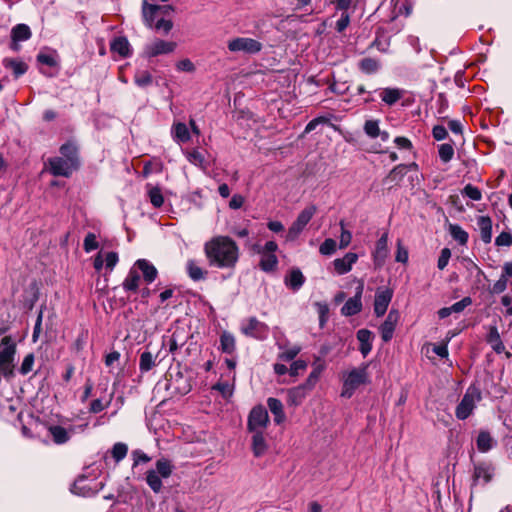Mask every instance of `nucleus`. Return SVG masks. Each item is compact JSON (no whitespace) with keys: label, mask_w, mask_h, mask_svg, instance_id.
<instances>
[{"label":"nucleus","mask_w":512,"mask_h":512,"mask_svg":"<svg viewBox=\"0 0 512 512\" xmlns=\"http://www.w3.org/2000/svg\"><path fill=\"white\" fill-rule=\"evenodd\" d=\"M227 47L230 52L257 54L262 50V43L249 37H236L228 41Z\"/></svg>","instance_id":"6e6552de"},{"label":"nucleus","mask_w":512,"mask_h":512,"mask_svg":"<svg viewBox=\"0 0 512 512\" xmlns=\"http://www.w3.org/2000/svg\"><path fill=\"white\" fill-rule=\"evenodd\" d=\"M204 252L210 266L220 269L234 268L239 259V247L228 236H216L205 243Z\"/></svg>","instance_id":"f257e3e1"},{"label":"nucleus","mask_w":512,"mask_h":512,"mask_svg":"<svg viewBox=\"0 0 512 512\" xmlns=\"http://www.w3.org/2000/svg\"><path fill=\"white\" fill-rule=\"evenodd\" d=\"M316 210V207L314 205H311L304 208L299 213L297 219L292 223V225L288 229V232L286 234L287 242H293L299 237V235L302 233L306 225L310 222V220L316 213Z\"/></svg>","instance_id":"0eeeda50"},{"label":"nucleus","mask_w":512,"mask_h":512,"mask_svg":"<svg viewBox=\"0 0 512 512\" xmlns=\"http://www.w3.org/2000/svg\"><path fill=\"white\" fill-rule=\"evenodd\" d=\"M307 368V362L301 359L292 362L289 368V374L291 376H297L300 371H304Z\"/></svg>","instance_id":"69168bd1"},{"label":"nucleus","mask_w":512,"mask_h":512,"mask_svg":"<svg viewBox=\"0 0 512 512\" xmlns=\"http://www.w3.org/2000/svg\"><path fill=\"white\" fill-rule=\"evenodd\" d=\"M304 280L302 272L299 269H293L289 275L285 277V284L292 290L296 291L302 287Z\"/></svg>","instance_id":"2f4dec72"},{"label":"nucleus","mask_w":512,"mask_h":512,"mask_svg":"<svg viewBox=\"0 0 512 512\" xmlns=\"http://www.w3.org/2000/svg\"><path fill=\"white\" fill-rule=\"evenodd\" d=\"M2 64L6 69L12 70L15 78H18L26 73L28 69L27 64L18 59L5 58L3 59Z\"/></svg>","instance_id":"c756f323"},{"label":"nucleus","mask_w":512,"mask_h":512,"mask_svg":"<svg viewBox=\"0 0 512 512\" xmlns=\"http://www.w3.org/2000/svg\"><path fill=\"white\" fill-rule=\"evenodd\" d=\"M393 290L390 288H378L374 299V313L377 317L383 316L392 300Z\"/></svg>","instance_id":"2eb2a0df"},{"label":"nucleus","mask_w":512,"mask_h":512,"mask_svg":"<svg viewBox=\"0 0 512 512\" xmlns=\"http://www.w3.org/2000/svg\"><path fill=\"white\" fill-rule=\"evenodd\" d=\"M371 46L382 53H387L390 47V37L383 34L377 35Z\"/></svg>","instance_id":"49530a36"},{"label":"nucleus","mask_w":512,"mask_h":512,"mask_svg":"<svg viewBox=\"0 0 512 512\" xmlns=\"http://www.w3.org/2000/svg\"><path fill=\"white\" fill-rule=\"evenodd\" d=\"M127 452H128L127 445L124 443H121V442L114 444L112 451H111L112 457L115 459V461L117 463L126 457Z\"/></svg>","instance_id":"de8ad7c7"},{"label":"nucleus","mask_w":512,"mask_h":512,"mask_svg":"<svg viewBox=\"0 0 512 512\" xmlns=\"http://www.w3.org/2000/svg\"><path fill=\"white\" fill-rule=\"evenodd\" d=\"M341 234L339 239V248L345 249L349 246L352 240V234L349 230L345 229L344 221H340Z\"/></svg>","instance_id":"13d9d810"},{"label":"nucleus","mask_w":512,"mask_h":512,"mask_svg":"<svg viewBox=\"0 0 512 512\" xmlns=\"http://www.w3.org/2000/svg\"><path fill=\"white\" fill-rule=\"evenodd\" d=\"M60 153H61L60 157H63L64 159H71V160H73L74 164L76 166H78V162H77V148H76L75 145H73L71 143L63 144L60 147Z\"/></svg>","instance_id":"37998d69"},{"label":"nucleus","mask_w":512,"mask_h":512,"mask_svg":"<svg viewBox=\"0 0 512 512\" xmlns=\"http://www.w3.org/2000/svg\"><path fill=\"white\" fill-rule=\"evenodd\" d=\"M449 233L460 245H465L468 241V233L458 224H450Z\"/></svg>","instance_id":"ea45409f"},{"label":"nucleus","mask_w":512,"mask_h":512,"mask_svg":"<svg viewBox=\"0 0 512 512\" xmlns=\"http://www.w3.org/2000/svg\"><path fill=\"white\" fill-rule=\"evenodd\" d=\"M221 349L225 353H232L235 349V338L233 335L224 332L220 337Z\"/></svg>","instance_id":"c03bdc74"},{"label":"nucleus","mask_w":512,"mask_h":512,"mask_svg":"<svg viewBox=\"0 0 512 512\" xmlns=\"http://www.w3.org/2000/svg\"><path fill=\"white\" fill-rule=\"evenodd\" d=\"M155 469L146 472V483L154 493L162 490V478H169L174 470L172 462L166 458H160L156 461Z\"/></svg>","instance_id":"f03ea898"},{"label":"nucleus","mask_w":512,"mask_h":512,"mask_svg":"<svg viewBox=\"0 0 512 512\" xmlns=\"http://www.w3.org/2000/svg\"><path fill=\"white\" fill-rule=\"evenodd\" d=\"M477 226L480 231L481 240L488 244L492 240V220L489 216H479Z\"/></svg>","instance_id":"4be33fe9"},{"label":"nucleus","mask_w":512,"mask_h":512,"mask_svg":"<svg viewBox=\"0 0 512 512\" xmlns=\"http://www.w3.org/2000/svg\"><path fill=\"white\" fill-rule=\"evenodd\" d=\"M494 476V467L491 463L481 462L474 465L472 486L479 482L489 483Z\"/></svg>","instance_id":"dca6fc26"},{"label":"nucleus","mask_w":512,"mask_h":512,"mask_svg":"<svg viewBox=\"0 0 512 512\" xmlns=\"http://www.w3.org/2000/svg\"><path fill=\"white\" fill-rule=\"evenodd\" d=\"M173 138L177 142L185 143L190 140V133L185 123H176L172 128Z\"/></svg>","instance_id":"72a5a7b5"},{"label":"nucleus","mask_w":512,"mask_h":512,"mask_svg":"<svg viewBox=\"0 0 512 512\" xmlns=\"http://www.w3.org/2000/svg\"><path fill=\"white\" fill-rule=\"evenodd\" d=\"M481 400L482 393L480 389L474 385L469 386L455 409L457 419H467L472 415L474 409Z\"/></svg>","instance_id":"7ed1b4c3"},{"label":"nucleus","mask_w":512,"mask_h":512,"mask_svg":"<svg viewBox=\"0 0 512 512\" xmlns=\"http://www.w3.org/2000/svg\"><path fill=\"white\" fill-rule=\"evenodd\" d=\"M401 96V91L395 88H385L380 93L382 101L388 105L395 104L401 98Z\"/></svg>","instance_id":"4c0bfd02"},{"label":"nucleus","mask_w":512,"mask_h":512,"mask_svg":"<svg viewBox=\"0 0 512 512\" xmlns=\"http://www.w3.org/2000/svg\"><path fill=\"white\" fill-rule=\"evenodd\" d=\"M495 245L498 247H509L512 245V234L508 231H502L495 239Z\"/></svg>","instance_id":"052dcab7"},{"label":"nucleus","mask_w":512,"mask_h":512,"mask_svg":"<svg viewBox=\"0 0 512 512\" xmlns=\"http://www.w3.org/2000/svg\"><path fill=\"white\" fill-rule=\"evenodd\" d=\"M360 69L368 74L375 73L380 67V63L373 58H364L359 63Z\"/></svg>","instance_id":"a18cd8bd"},{"label":"nucleus","mask_w":512,"mask_h":512,"mask_svg":"<svg viewBox=\"0 0 512 512\" xmlns=\"http://www.w3.org/2000/svg\"><path fill=\"white\" fill-rule=\"evenodd\" d=\"M280 353L278 354V359L281 361L289 362L294 360V358L301 352L302 347L298 344L287 346L283 344H277Z\"/></svg>","instance_id":"bb28decb"},{"label":"nucleus","mask_w":512,"mask_h":512,"mask_svg":"<svg viewBox=\"0 0 512 512\" xmlns=\"http://www.w3.org/2000/svg\"><path fill=\"white\" fill-rule=\"evenodd\" d=\"M364 131L370 138H377L380 134L379 121L367 120L364 124Z\"/></svg>","instance_id":"3c124183"},{"label":"nucleus","mask_w":512,"mask_h":512,"mask_svg":"<svg viewBox=\"0 0 512 512\" xmlns=\"http://www.w3.org/2000/svg\"><path fill=\"white\" fill-rule=\"evenodd\" d=\"M31 35L32 33L28 25L17 24L11 30V38L13 41L11 48L17 51L19 49L18 42L30 39Z\"/></svg>","instance_id":"412c9836"},{"label":"nucleus","mask_w":512,"mask_h":512,"mask_svg":"<svg viewBox=\"0 0 512 512\" xmlns=\"http://www.w3.org/2000/svg\"><path fill=\"white\" fill-rule=\"evenodd\" d=\"M472 300L470 297H464L462 300L450 306L452 313L462 312L467 306L471 305Z\"/></svg>","instance_id":"774afa93"},{"label":"nucleus","mask_w":512,"mask_h":512,"mask_svg":"<svg viewBox=\"0 0 512 512\" xmlns=\"http://www.w3.org/2000/svg\"><path fill=\"white\" fill-rule=\"evenodd\" d=\"M407 166L404 164L397 165L394 167L389 175L387 176V180L390 182H397L401 180L406 174Z\"/></svg>","instance_id":"864d4df0"},{"label":"nucleus","mask_w":512,"mask_h":512,"mask_svg":"<svg viewBox=\"0 0 512 512\" xmlns=\"http://www.w3.org/2000/svg\"><path fill=\"white\" fill-rule=\"evenodd\" d=\"M336 248H337L336 241L332 238H328V239H325L324 242L320 245L319 252L322 255L328 256V255H332L333 253H335Z\"/></svg>","instance_id":"6e6d98bb"},{"label":"nucleus","mask_w":512,"mask_h":512,"mask_svg":"<svg viewBox=\"0 0 512 512\" xmlns=\"http://www.w3.org/2000/svg\"><path fill=\"white\" fill-rule=\"evenodd\" d=\"M398 320L399 312L395 309L390 310L385 321L379 328L381 338L384 342H388L392 339Z\"/></svg>","instance_id":"f3484780"},{"label":"nucleus","mask_w":512,"mask_h":512,"mask_svg":"<svg viewBox=\"0 0 512 512\" xmlns=\"http://www.w3.org/2000/svg\"><path fill=\"white\" fill-rule=\"evenodd\" d=\"M463 194L474 201H480L482 198L480 189L471 184H468L464 187Z\"/></svg>","instance_id":"680f3d73"},{"label":"nucleus","mask_w":512,"mask_h":512,"mask_svg":"<svg viewBox=\"0 0 512 512\" xmlns=\"http://www.w3.org/2000/svg\"><path fill=\"white\" fill-rule=\"evenodd\" d=\"M84 482L85 477L81 476L77 478L73 484L72 492L83 496L89 495V492L92 490V488L90 486L84 485Z\"/></svg>","instance_id":"603ef678"},{"label":"nucleus","mask_w":512,"mask_h":512,"mask_svg":"<svg viewBox=\"0 0 512 512\" xmlns=\"http://www.w3.org/2000/svg\"><path fill=\"white\" fill-rule=\"evenodd\" d=\"M177 44L173 41H165L161 39H155L151 43L147 44L144 48V54L148 58L156 57L159 55L170 54L175 51Z\"/></svg>","instance_id":"f8f14e48"},{"label":"nucleus","mask_w":512,"mask_h":512,"mask_svg":"<svg viewBox=\"0 0 512 512\" xmlns=\"http://www.w3.org/2000/svg\"><path fill=\"white\" fill-rule=\"evenodd\" d=\"M34 365V355L32 353L27 354L21 364L20 367V373L22 375H27L29 372L32 371Z\"/></svg>","instance_id":"e2e57ef3"},{"label":"nucleus","mask_w":512,"mask_h":512,"mask_svg":"<svg viewBox=\"0 0 512 512\" xmlns=\"http://www.w3.org/2000/svg\"><path fill=\"white\" fill-rule=\"evenodd\" d=\"M83 246H84V250L87 253L97 249L98 248V242H97L95 234L88 233L86 235L85 239H84Z\"/></svg>","instance_id":"0e129e2a"},{"label":"nucleus","mask_w":512,"mask_h":512,"mask_svg":"<svg viewBox=\"0 0 512 512\" xmlns=\"http://www.w3.org/2000/svg\"><path fill=\"white\" fill-rule=\"evenodd\" d=\"M309 391H311V389H308V386L305 384L289 389L288 403L294 406L300 405L306 398Z\"/></svg>","instance_id":"5701e85b"},{"label":"nucleus","mask_w":512,"mask_h":512,"mask_svg":"<svg viewBox=\"0 0 512 512\" xmlns=\"http://www.w3.org/2000/svg\"><path fill=\"white\" fill-rule=\"evenodd\" d=\"M140 284V274L136 267L132 266L128 272L127 277L123 281V288L126 291L136 292Z\"/></svg>","instance_id":"7c9ffc66"},{"label":"nucleus","mask_w":512,"mask_h":512,"mask_svg":"<svg viewBox=\"0 0 512 512\" xmlns=\"http://www.w3.org/2000/svg\"><path fill=\"white\" fill-rule=\"evenodd\" d=\"M48 433L52 437L53 442L58 445L65 444L70 439V432L59 425L49 426Z\"/></svg>","instance_id":"a878e982"},{"label":"nucleus","mask_w":512,"mask_h":512,"mask_svg":"<svg viewBox=\"0 0 512 512\" xmlns=\"http://www.w3.org/2000/svg\"><path fill=\"white\" fill-rule=\"evenodd\" d=\"M213 389L219 391L225 399H228L233 395L234 386L229 382H218L213 386Z\"/></svg>","instance_id":"5fc2aeb1"},{"label":"nucleus","mask_w":512,"mask_h":512,"mask_svg":"<svg viewBox=\"0 0 512 512\" xmlns=\"http://www.w3.org/2000/svg\"><path fill=\"white\" fill-rule=\"evenodd\" d=\"M269 422L267 410L263 406L254 407L248 417L249 431H265Z\"/></svg>","instance_id":"1a4fd4ad"},{"label":"nucleus","mask_w":512,"mask_h":512,"mask_svg":"<svg viewBox=\"0 0 512 512\" xmlns=\"http://www.w3.org/2000/svg\"><path fill=\"white\" fill-rule=\"evenodd\" d=\"M187 272L189 277L194 281L202 280L205 277L204 271L197 265L194 260H189L187 262Z\"/></svg>","instance_id":"a19ab883"},{"label":"nucleus","mask_w":512,"mask_h":512,"mask_svg":"<svg viewBox=\"0 0 512 512\" xmlns=\"http://www.w3.org/2000/svg\"><path fill=\"white\" fill-rule=\"evenodd\" d=\"M241 331L246 336L256 339H264L268 334V326L257 320L255 317H250L242 322Z\"/></svg>","instance_id":"9d476101"},{"label":"nucleus","mask_w":512,"mask_h":512,"mask_svg":"<svg viewBox=\"0 0 512 512\" xmlns=\"http://www.w3.org/2000/svg\"><path fill=\"white\" fill-rule=\"evenodd\" d=\"M367 368L368 365L353 368L344 376L341 392L342 397L350 398L360 385L368 382Z\"/></svg>","instance_id":"39448f33"},{"label":"nucleus","mask_w":512,"mask_h":512,"mask_svg":"<svg viewBox=\"0 0 512 512\" xmlns=\"http://www.w3.org/2000/svg\"><path fill=\"white\" fill-rule=\"evenodd\" d=\"M155 365L153 355L150 352H143L140 356L139 367L142 372H147Z\"/></svg>","instance_id":"8fccbe9b"},{"label":"nucleus","mask_w":512,"mask_h":512,"mask_svg":"<svg viewBox=\"0 0 512 512\" xmlns=\"http://www.w3.org/2000/svg\"><path fill=\"white\" fill-rule=\"evenodd\" d=\"M254 249L260 255L259 266L261 270L264 272H272L277 268L278 258L275 253L278 249V245L276 242L268 241L264 246L256 245Z\"/></svg>","instance_id":"423d86ee"},{"label":"nucleus","mask_w":512,"mask_h":512,"mask_svg":"<svg viewBox=\"0 0 512 512\" xmlns=\"http://www.w3.org/2000/svg\"><path fill=\"white\" fill-rule=\"evenodd\" d=\"M325 363L322 362L319 358L316 359V361L312 364V371L310 372L308 378L306 379V382L304 383L306 386H308V389H313L317 382L319 381V378L322 374V372L325 370Z\"/></svg>","instance_id":"b1692460"},{"label":"nucleus","mask_w":512,"mask_h":512,"mask_svg":"<svg viewBox=\"0 0 512 512\" xmlns=\"http://www.w3.org/2000/svg\"><path fill=\"white\" fill-rule=\"evenodd\" d=\"M494 444L495 442L489 432L480 431L476 440V445L480 452H488L490 449H492Z\"/></svg>","instance_id":"473e14b6"},{"label":"nucleus","mask_w":512,"mask_h":512,"mask_svg":"<svg viewBox=\"0 0 512 512\" xmlns=\"http://www.w3.org/2000/svg\"><path fill=\"white\" fill-rule=\"evenodd\" d=\"M152 75L147 72V71H141V72H138L136 73L135 75V83L139 86V87H147L149 85L152 84Z\"/></svg>","instance_id":"bf43d9fd"},{"label":"nucleus","mask_w":512,"mask_h":512,"mask_svg":"<svg viewBox=\"0 0 512 512\" xmlns=\"http://www.w3.org/2000/svg\"><path fill=\"white\" fill-rule=\"evenodd\" d=\"M364 291V284L360 282L356 287L355 295L349 298L341 308V313L344 316H353L362 310V295Z\"/></svg>","instance_id":"4468645a"},{"label":"nucleus","mask_w":512,"mask_h":512,"mask_svg":"<svg viewBox=\"0 0 512 512\" xmlns=\"http://www.w3.org/2000/svg\"><path fill=\"white\" fill-rule=\"evenodd\" d=\"M358 260L356 253L349 252L343 258H337L333 261L334 269L339 275L346 274L351 271L353 264Z\"/></svg>","instance_id":"6ab92c4d"},{"label":"nucleus","mask_w":512,"mask_h":512,"mask_svg":"<svg viewBox=\"0 0 512 512\" xmlns=\"http://www.w3.org/2000/svg\"><path fill=\"white\" fill-rule=\"evenodd\" d=\"M133 266L136 267L139 274H142L143 279L147 284L154 282L158 276L156 267L146 259H138Z\"/></svg>","instance_id":"a211bd4d"},{"label":"nucleus","mask_w":512,"mask_h":512,"mask_svg":"<svg viewBox=\"0 0 512 512\" xmlns=\"http://www.w3.org/2000/svg\"><path fill=\"white\" fill-rule=\"evenodd\" d=\"M186 156L191 164L204 168L205 158L201 152L198 150H192L187 152Z\"/></svg>","instance_id":"4d7b16f0"},{"label":"nucleus","mask_w":512,"mask_h":512,"mask_svg":"<svg viewBox=\"0 0 512 512\" xmlns=\"http://www.w3.org/2000/svg\"><path fill=\"white\" fill-rule=\"evenodd\" d=\"M438 153H439V157H440L441 161H443L444 163H447V162L451 161L454 156L453 146L448 143L441 144L439 146Z\"/></svg>","instance_id":"09e8293b"},{"label":"nucleus","mask_w":512,"mask_h":512,"mask_svg":"<svg viewBox=\"0 0 512 512\" xmlns=\"http://www.w3.org/2000/svg\"><path fill=\"white\" fill-rule=\"evenodd\" d=\"M162 170H163L162 162L157 159H153L144 164L142 175H143V177L146 178L153 173H161Z\"/></svg>","instance_id":"79ce46f5"},{"label":"nucleus","mask_w":512,"mask_h":512,"mask_svg":"<svg viewBox=\"0 0 512 512\" xmlns=\"http://www.w3.org/2000/svg\"><path fill=\"white\" fill-rule=\"evenodd\" d=\"M451 258V251L449 248H443L438 258L437 267L443 270L448 265L449 259Z\"/></svg>","instance_id":"338daca9"},{"label":"nucleus","mask_w":512,"mask_h":512,"mask_svg":"<svg viewBox=\"0 0 512 512\" xmlns=\"http://www.w3.org/2000/svg\"><path fill=\"white\" fill-rule=\"evenodd\" d=\"M252 434L251 448L255 457L263 456L268 448L264 432L265 431H249Z\"/></svg>","instance_id":"aec40b11"},{"label":"nucleus","mask_w":512,"mask_h":512,"mask_svg":"<svg viewBox=\"0 0 512 512\" xmlns=\"http://www.w3.org/2000/svg\"><path fill=\"white\" fill-rule=\"evenodd\" d=\"M129 46L130 45H129L128 40L124 37L115 38L111 42V50L113 52L118 53L119 55H121L123 57H126L129 55V53H130Z\"/></svg>","instance_id":"c9c22d12"},{"label":"nucleus","mask_w":512,"mask_h":512,"mask_svg":"<svg viewBox=\"0 0 512 512\" xmlns=\"http://www.w3.org/2000/svg\"><path fill=\"white\" fill-rule=\"evenodd\" d=\"M112 399H113V393H110L108 396H104V397L93 400L90 405V412L96 414V413H99V412L105 410L111 404Z\"/></svg>","instance_id":"58836bf2"},{"label":"nucleus","mask_w":512,"mask_h":512,"mask_svg":"<svg viewBox=\"0 0 512 512\" xmlns=\"http://www.w3.org/2000/svg\"><path fill=\"white\" fill-rule=\"evenodd\" d=\"M372 332L367 329H360L357 332V339L360 342L359 350L363 357H366L372 349Z\"/></svg>","instance_id":"393cba45"},{"label":"nucleus","mask_w":512,"mask_h":512,"mask_svg":"<svg viewBox=\"0 0 512 512\" xmlns=\"http://www.w3.org/2000/svg\"><path fill=\"white\" fill-rule=\"evenodd\" d=\"M267 405L274 416L275 423H283L286 417L283 410V404L281 403V401L279 399L270 397L267 400Z\"/></svg>","instance_id":"c85d7f7f"},{"label":"nucleus","mask_w":512,"mask_h":512,"mask_svg":"<svg viewBox=\"0 0 512 512\" xmlns=\"http://www.w3.org/2000/svg\"><path fill=\"white\" fill-rule=\"evenodd\" d=\"M159 8L160 5L148 4L146 1L143 2L142 14L147 26L152 27L154 18L159 12Z\"/></svg>","instance_id":"f704fd0d"},{"label":"nucleus","mask_w":512,"mask_h":512,"mask_svg":"<svg viewBox=\"0 0 512 512\" xmlns=\"http://www.w3.org/2000/svg\"><path fill=\"white\" fill-rule=\"evenodd\" d=\"M49 170L54 176L69 177L77 166L71 159H64L63 157H53L49 159Z\"/></svg>","instance_id":"9b49d317"},{"label":"nucleus","mask_w":512,"mask_h":512,"mask_svg":"<svg viewBox=\"0 0 512 512\" xmlns=\"http://www.w3.org/2000/svg\"><path fill=\"white\" fill-rule=\"evenodd\" d=\"M192 386L190 379L185 376L181 371L175 374H170L168 379L167 389L173 394L186 395L190 392Z\"/></svg>","instance_id":"ddd939ff"},{"label":"nucleus","mask_w":512,"mask_h":512,"mask_svg":"<svg viewBox=\"0 0 512 512\" xmlns=\"http://www.w3.org/2000/svg\"><path fill=\"white\" fill-rule=\"evenodd\" d=\"M388 255V234L384 233L376 243L374 252L375 262L380 265Z\"/></svg>","instance_id":"cd10ccee"},{"label":"nucleus","mask_w":512,"mask_h":512,"mask_svg":"<svg viewBox=\"0 0 512 512\" xmlns=\"http://www.w3.org/2000/svg\"><path fill=\"white\" fill-rule=\"evenodd\" d=\"M146 188H147V193H148V197H149V200L151 202V204L155 207V208H159L163 205L164 203V197L161 193V190L159 187H154L150 184H147L146 185Z\"/></svg>","instance_id":"e433bc0d"},{"label":"nucleus","mask_w":512,"mask_h":512,"mask_svg":"<svg viewBox=\"0 0 512 512\" xmlns=\"http://www.w3.org/2000/svg\"><path fill=\"white\" fill-rule=\"evenodd\" d=\"M16 343L11 336H5L0 341V372L5 376L13 375Z\"/></svg>","instance_id":"20e7f679"}]
</instances>
